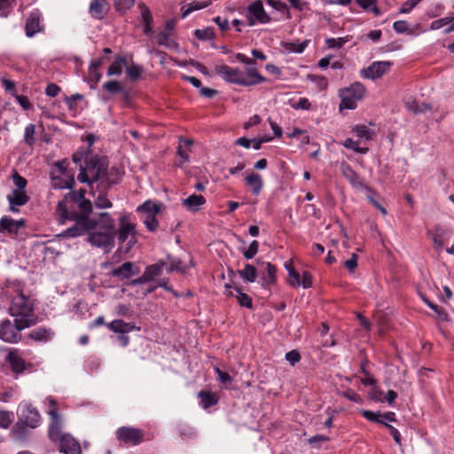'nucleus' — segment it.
<instances>
[{
  "label": "nucleus",
  "instance_id": "nucleus-18",
  "mask_svg": "<svg viewBox=\"0 0 454 454\" xmlns=\"http://www.w3.org/2000/svg\"><path fill=\"white\" fill-rule=\"evenodd\" d=\"M109 4L106 0H92L89 6V12L92 18L102 20L107 14Z\"/></svg>",
  "mask_w": 454,
  "mask_h": 454
},
{
  "label": "nucleus",
  "instance_id": "nucleus-29",
  "mask_svg": "<svg viewBox=\"0 0 454 454\" xmlns=\"http://www.w3.org/2000/svg\"><path fill=\"white\" fill-rule=\"evenodd\" d=\"M103 63V59H98L93 60L89 67V82L91 83L90 87L94 88L96 84L100 81L101 79V74L98 71L99 67Z\"/></svg>",
  "mask_w": 454,
  "mask_h": 454
},
{
  "label": "nucleus",
  "instance_id": "nucleus-9",
  "mask_svg": "<svg viewBox=\"0 0 454 454\" xmlns=\"http://www.w3.org/2000/svg\"><path fill=\"white\" fill-rule=\"evenodd\" d=\"M45 403L49 405L48 414L51 419L48 430L49 437L51 441H59L65 434L61 432L62 424L56 407L57 403L51 396L46 397Z\"/></svg>",
  "mask_w": 454,
  "mask_h": 454
},
{
  "label": "nucleus",
  "instance_id": "nucleus-4",
  "mask_svg": "<svg viewBox=\"0 0 454 454\" xmlns=\"http://www.w3.org/2000/svg\"><path fill=\"white\" fill-rule=\"evenodd\" d=\"M67 198L58 203L57 215L61 223L67 220L74 221V224L65 230L61 236L65 238H76L84 235L97 227V221L88 215H80L75 212H69L67 206Z\"/></svg>",
  "mask_w": 454,
  "mask_h": 454
},
{
  "label": "nucleus",
  "instance_id": "nucleus-10",
  "mask_svg": "<svg viewBox=\"0 0 454 454\" xmlns=\"http://www.w3.org/2000/svg\"><path fill=\"white\" fill-rule=\"evenodd\" d=\"M136 224L130 221L128 214H123L119 218V228L116 231L117 239L120 244H123L129 239V245L131 247L136 243Z\"/></svg>",
  "mask_w": 454,
  "mask_h": 454
},
{
  "label": "nucleus",
  "instance_id": "nucleus-40",
  "mask_svg": "<svg viewBox=\"0 0 454 454\" xmlns=\"http://www.w3.org/2000/svg\"><path fill=\"white\" fill-rule=\"evenodd\" d=\"M78 207L82 212V214L80 215H88L89 217L93 209L91 201L85 199L83 197V195L80 196V200L78 202Z\"/></svg>",
  "mask_w": 454,
  "mask_h": 454
},
{
  "label": "nucleus",
  "instance_id": "nucleus-5",
  "mask_svg": "<svg viewBox=\"0 0 454 454\" xmlns=\"http://www.w3.org/2000/svg\"><path fill=\"white\" fill-rule=\"evenodd\" d=\"M96 221L97 227L89 234L87 240L91 246L108 252L114 247L116 236L114 220L109 213L104 212Z\"/></svg>",
  "mask_w": 454,
  "mask_h": 454
},
{
  "label": "nucleus",
  "instance_id": "nucleus-33",
  "mask_svg": "<svg viewBox=\"0 0 454 454\" xmlns=\"http://www.w3.org/2000/svg\"><path fill=\"white\" fill-rule=\"evenodd\" d=\"M166 263L163 262H157L155 264H152L147 266L145 270V274L148 278L149 281L154 280L157 277L160 276L162 273L163 267Z\"/></svg>",
  "mask_w": 454,
  "mask_h": 454
},
{
  "label": "nucleus",
  "instance_id": "nucleus-62",
  "mask_svg": "<svg viewBox=\"0 0 454 454\" xmlns=\"http://www.w3.org/2000/svg\"><path fill=\"white\" fill-rule=\"evenodd\" d=\"M342 395L356 403H362L363 402L362 397L352 389L346 390L342 393Z\"/></svg>",
  "mask_w": 454,
  "mask_h": 454
},
{
  "label": "nucleus",
  "instance_id": "nucleus-21",
  "mask_svg": "<svg viewBox=\"0 0 454 454\" xmlns=\"http://www.w3.org/2000/svg\"><path fill=\"white\" fill-rule=\"evenodd\" d=\"M41 30L40 27V12L33 11L27 17L25 24L26 35L28 37L34 36Z\"/></svg>",
  "mask_w": 454,
  "mask_h": 454
},
{
  "label": "nucleus",
  "instance_id": "nucleus-12",
  "mask_svg": "<svg viewBox=\"0 0 454 454\" xmlns=\"http://www.w3.org/2000/svg\"><path fill=\"white\" fill-rule=\"evenodd\" d=\"M116 437L125 444L137 445L143 442L144 433L137 428L121 427L118 428Z\"/></svg>",
  "mask_w": 454,
  "mask_h": 454
},
{
  "label": "nucleus",
  "instance_id": "nucleus-34",
  "mask_svg": "<svg viewBox=\"0 0 454 454\" xmlns=\"http://www.w3.org/2000/svg\"><path fill=\"white\" fill-rule=\"evenodd\" d=\"M138 212H142L145 216H156L160 211V207L156 203L147 200L137 207Z\"/></svg>",
  "mask_w": 454,
  "mask_h": 454
},
{
  "label": "nucleus",
  "instance_id": "nucleus-45",
  "mask_svg": "<svg viewBox=\"0 0 454 454\" xmlns=\"http://www.w3.org/2000/svg\"><path fill=\"white\" fill-rule=\"evenodd\" d=\"M265 270L267 271V277L264 278V282L267 285H270L276 281V267L270 262L264 263Z\"/></svg>",
  "mask_w": 454,
  "mask_h": 454
},
{
  "label": "nucleus",
  "instance_id": "nucleus-22",
  "mask_svg": "<svg viewBox=\"0 0 454 454\" xmlns=\"http://www.w3.org/2000/svg\"><path fill=\"white\" fill-rule=\"evenodd\" d=\"M6 361L11 364L16 373H21L25 370V361L20 356L18 349L9 348Z\"/></svg>",
  "mask_w": 454,
  "mask_h": 454
},
{
  "label": "nucleus",
  "instance_id": "nucleus-60",
  "mask_svg": "<svg viewBox=\"0 0 454 454\" xmlns=\"http://www.w3.org/2000/svg\"><path fill=\"white\" fill-rule=\"evenodd\" d=\"M12 180L14 184L17 186L16 190L24 191L27 182L23 176H21L18 173H15L12 176Z\"/></svg>",
  "mask_w": 454,
  "mask_h": 454
},
{
  "label": "nucleus",
  "instance_id": "nucleus-55",
  "mask_svg": "<svg viewBox=\"0 0 454 454\" xmlns=\"http://www.w3.org/2000/svg\"><path fill=\"white\" fill-rule=\"evenodd\" d=\"M406 107L408 110H410L411 112H412L413 114H419V113H423L426 109H427V106H426L424 104L419 106V103L415 100L407 102Z\"/></svg>",
  "mask_w": 454,
  "mask_h": 454
},
{
  "label": "nucleus",
  "instance_id": "nucleus-1",
  "mask_svg": "<svg viewBox=\"0 0 454 454\" xmlns=\"http://www.w3.org/2000/svg\"><path fill=\"white\" fill-rule=\"evenodd\" d=\"M235 59L245 65L244 70L238 67H231L227 65H219L215 67V72L225 82L237 84L243 87L255 86L263 82L266 79L258 71L256 63L254 59L247 57L243 53H237Z\"/></svg>",
  "mask_w": 454,
  "mask_h": 454
},
{
  "label": "nucleus",
  "instance_id": "nucleus-51",
  "mask_svg": "<svg viewBox=\"0 0 454 454\" xmlns=\"http://www.w3.org/2000/svg\"><path fill=\"white\" fill-rule=\"evenodd\" d=\"M103 88L110 93H118L122 90L121 83L115 80L105 82Z\"/></svg>",
  "mask_w": 454,
  "mask_h": 454
},
{
  "label": "nucleus",
  "instance_id": "nucleus-19",
  "mask_svg": "<svg viewBox=\"0 0 454 454\" xmlns=\"http://www.w3.org/2000/svg\"><path fill=\"white\" fill-rule=\"evenodd\" d=\"M341 173L353 187L356 189L365 188L367 190H370L367 186L364 185L363 181L360 179L358 174L355 170H353L349 165L342 164Z\"/></svg>",
  "mask_w": 454,
  "mask_h": 454
},
{
  "label": "nucleus",
  "instance_id": "nucleus-36",
  "mask_svg": "<svg viewBox=\"0 0 454 454\" xmlns=\"http://www.w3.org/2000/svg\"><path fill=\"white\" fill-rule=\"evenodd\" d=\"M74 180L73 177L63 179L59 176H51V185L55 189H70L72 188Z\"/></svg>",
  "mask_w": 454,
  "mask_h": 454
},
{
  "label": "nucleus",
  "instance_id": "nucleus-3",
  "mask_svg": "<svg viewBox=\"0 0 454 454\" xmlns=\"http://www.w3.org/2000/svg\"><path fill=\"white\" fill-rule=\"evenodd\" d=\"M108 164L106 160L90 157L86 160V166L81 167L77 179L81 183H86L92 185L93 183L102 181L108 184L116 183L122 175L120 168H112L110 172L107 171Z\"/></svg>",
  "mask_w": 454,
  "mask_h": 454
},
{
  "label": "nucleus",
  "instance_id": "nucleus-59",
  "mask_svg": "<svg viewBox=\"0 0 454 454\" xmlns=\"http://www.w3.org/2000/svg\"><path fill=\"white\" fill-rule=\"evenodd\" d=\"M393 28L397 34H403L409 31V24L406 20H397L393 24Z\"/></svg>",
  "mask_w": 454,
  "mask_h": 454
},
{
  "label": "nucleus",
  "instance_id": "nucleus-13",
  "mask_svg": "<svg viewBox=\"0 0 454 454\" xmlns=\"http://www.w3.org/2000/svg\"><path fill=\"white\" fill-rule=\"evenodd\" d=\"M392 63L390 61H375L368 67L361 70V76L364 79L376 80L387 74Z\"/></svg>",
  "mask_w": 454,
  "mask_h": 454
},
{
  "label": "nucleus",
  "instance_id": "nucleus-48",
  "mask_svg": "<svg viewBox=\"0 0 454 454\" xmlns=\"http://www.w3.org/2000/svg\"><path fill=\"white\" fill-rule=\"evenodd\" d=\"M361 413L369 421L380 423L382 425H385L387 423L381 419V414L380 412H373L371 411L363 410L361 411Z\"/></svg>",
  "mask_w": 454,
  "mask_h": 454
},
{
  "label": "nucleus",
  "instance_id": "nucleus-2",
  "mask_svg": "<svg viewBox=\"0 0 454 454\" xmlns=\"http://www.w3.org/2000/svg\"><path fill=\"white\" fill-rule=\"evenodd\" d=\"M1 296L10 302L9 313L12 317L32 325L36 324L34 303L23 294L20 284H8L2 289Z\"/></svg>",
  "mask_w": 454,
  "mask_h": 454
},
{
  "label": "nucleus",
  "instance_id": "nucleus-57",
  "mask_svg": "<svg viewBox=\"0 0 454 454\" xmlns=\"http://www.w3.org/2000/svg\"><path fill=\"white\" fill-rule=\"evenodd\" d=\"M142 67L137 65H133L126 68V73L128 76L132 80L139 78L142 74Z\"/></svg>",
  "mask_w": 454,
  "mask_h": 454
},
{
  "label": "nucleus",
  "instance_id": "nucleus-52",
  "mask_svg": "<svg viewBox=\"0 0 454 454\" xmlns=\"http://www.w3.org/2000/svg\"><path fill=\"white\" fill-rule=\"evenodd\" d=\"M259 248V243L256 240H254L250 243L248 248L243 253V255L246 259L249 260L254 257L257 254Z\"/></svg>",
  "mask_w": 454,
  "mask_h": 454
},
{
  "label": "nucleus",
  "instance_id": "nucleus-24",
  "mask_svg": "<svg viewBox=\"0 0 454 454\" xmlns=\"http://www.w3.org/2000/svg\"><path fill=\"white\" fill-rule=\"evenodd\" d=\"M246 184L252 193L258 196L263 188V180L258 173L251 172L245 178Z\"/></svg>",
  "mask_w": 454,
  "mask_h": 454
},
{
  "label": "nucleus",
  "instance_id": "nucleus-44",
  "mask_svg": "<svg viewBox=\"0 0 454 454\" xmlns=\"http://www.w3.org/2000/svg\"><path fill=\"white\" fill-rule=\"evenodd\" d=\"M14 0H0V17H8L14 6Z\"/></svg>",
  "mask_w": 454,
  "mask_h": 454
},
{
  "label": "nucleus",
  "instance_id": "nucleus-11",
  "mask_svg": "<svg viewBox=\"0 0 454 454\" xmlns=\"http://www.w3.org/2000/svg\"><path fill=\"white\" fill-rule=\"evenodd\" d=\"M20 421L30 428H35L41 422V416L37 409L31 404L25 403L19 407Z\"/></svg>",
  "mask_w": 454,
  "mask_h": 454
},
{
  "label": "nucleus",
  "instance_id": "nucleus-17",
  "mask_svg": "<svg viewBox=\"0 0 454 454\" xmlns=\"http://www.w3.org/2000/svg\"><path fill=\"white\" fill-rule=\"evenodd\" d=\"M24 224L25 221L22 219L16 221L9 216H3L0 220V232H7L10 235H15Z\"/></svg>",
  "mask_w": 454,
  "mask_h": 454
},
{
  "label": "nucleus",
  "instance_id": "nucleus-42",
  "mask_svg": "<svg viewBox=\"0 0 454 454\" xmlns=\"http://www.w3.org/2000/svg\"><path fill=\"white\" fill-rule=\"evenodd\" d=\"M341 145L345 147V148H348V149H351L356 153H362V154H364L368 152V148L367 147H360L358 146V143L354 141L353 139L351 138H347L345 139Z\"/></svg>",
  "mask_w": 454,
  "mask_h": 454
},
{
  "label": "nucleus",
  "instance_id": "nucleus-50",
  "mask_svg": "<svg viewBox=\"0 0 454 454\" xmlns=\"http://www.w3.org/2000/svg\"><path fill=\"white\" fill-rule=\"evenodd\" d=\"M452 21H453V17H451V16H447V17L434 20L430 24V29L431 30H438V29L442 28V27H444L445 25L450 24Z\"/></svg>",
  "mask_w": 454,
  "mask_h": 454
},
{
  "label": "nucleus",
  "instance_id": "nucleus-6",
  "mask_svg": "<svg viewBox=\"0 0 454 454\" xmlns=\"http://www.w3.org/2000/svg\"><path fill=\"white\" fill-rule=\"evenodd\" d=\"M366 89L364 85L359 82H356L350 86L340 89L339 90V97L341 101L340 109L353 110L357 106V101L361 100L365 94Z\"/></svg>",
  "mask_w": 454,
  "mask_h": 454
},
{
  "label": "nucleus",
  "instance_id": "nucleus-41",
  "mask_svg": "<svg viewBox=\"0 0 454 454\" xmlns=\"http://www.w3.org/2000/svg\"><path fill=\"white\" fill-rule=\"evenodd\" d=\"M194 35L199 40L206 41V40H211V39L215 38V34L212 27H206L203 29H196L194 31Z\"/></svg>",
  "mask_w": 454,
  "mask_h": 454
},
{
  "label": "nucleus",
  "instance_id": "nucleus-31",
  "mask_svg": "<svg viewBox=\"0 0 454 454\" xmlns=\"http://www.w3.org/2000/svg\"><path fill=\"white\" fill-rule=\"evenodd\" d=\"M211 4L210 0H202L190 3L187 5V8L182 7V18L185 19L188 15H190L192 12L201 10L206 8Z\"/></svg>",
  "mask_w": 454,
  "mask_h": 454
},
{
  "label": "nucleus",
  "instance_id": "nucleus-46",
  "mask_svg": "<svg viewBox=\"0 0 454 454\" xmlns=\"http://www.w3.org/2000/svg\"><path fill=\"white\" fill-rule=\"evenodd\" d=\"M13 421L12 413L0 410V427L7 429Z\"/></svg>",
  "mask_w": 454,
  "mask_h": 454
},
{
  "label": "nucleus",
  "instance_id": "nucleus-26",
  "mask_svg": "<svg viewBox=\"0 0 454 454\" xmlns=\"http://www.w3.org/2000/svg\"><path fill=\"white\" fill-rule=\"evenodd\" d=\"M107 328L114 333L121 334H125L137 329L134 325L126 323L121 319L113 320L107 324Z\"/></svg>",
  "mask_w": 454,
  "mask_h": 454
},
{
  "label": "nucleus",
  "instance_id": "nucleus-16",
  "mask_svg": "<svg viewBox=\"0 0 454 454\" xmlns=\"http://www.w3.org/2000/svg\"><path fill=\"white\" fill-rule=\"evenodd\" d=\"M176 27V21L169 20L166 21L164 30L156 35V41L160 45L174 48L176 43L171 39V35Z\"/></svg>",
  "mask_w": 454,
  "mask_h": 454
},
{
  "label": "nucleus",
  "instance_id": "nucleus-47",
  "mask_svg": "<svg viewBox=\"0 0 454 454\" xmlns=\"http://www.w3.org/2000/svg\"><path fill=\"white\" fill-rule=\"evenodd\" d=\"M169 269L168 272H180L184 273L186 270V267L183 265L182 262L176 258L168 257Z\"/></svg>",
  "mask_w": 454,
  "mask_h": 454
},
{
  "label": "nucleus",
  "instance_id": "nucleus-23",
  "mask_svg": "<svg viewBox=\"0 0 454 454\" xmlns=\"http://www.w3.org/2000/svg\"><path fill=\"white\" fill-rule=\"evenodd\" d=\"M138 270H134V264L131 262H126L122 263L120 267L114 268L110 275L114 278H117L120 280H123L130 278L131 276L137 274Z\"/></svg>",
  "mask_w": 454,
  "mask_h": 454
},
{
  "label": "nucleus",
  "instance_id": "nucleus-64",
  "mask_svg": "<svg viewBox=\"0 0 454 454\" xmlns=\"http://www.w3.org/2000/svg\"><path fill=\"white\" fill-rule=\"evenodd\" d=\"M286 359L291 365H294L301 360V356L296 350H291L286 354Z\"/></svg>",
  "mask_w": 454,
  "mask_h": 454
},
{
  "label": "nucleus",
  "instance_id": "nucleus-14",
  "mask_svg": "<svg viewBox=\"0 0 454 454\" xmlns=\"http://www.w3.org/2000/svg\"><path fill=\"white\" fill-rule=\"evenodd\" d=\"M427 234L431 237L436 249L440 250L443 247L445 241L450 235V231L442 225H434L433 229L427 231Z\"/></svg>",
  "mask_w": 454,
  "mask_h": 454
},
{
  "label": "nucleus",
  "instance_id": "nucleus-39",
  "mask_svg": "<svg viewBox=\"0 0 454 454\" xmlns=\"http://www.w3.org/2000/svg\"><path fill=\"white\" fill-rule=\"evenodd\" d=\"M125 63L124 58H118L111 64L107 70V75H120L122 72V66Z\"/></svg>",
  "mask_w": 454,
  "mask_h": 454
},
{
  "label": "nucleus",
  "instance_id": "nucleus-30",
  "mask_svg": "<svg viewBox=\"0 0 454 454\" xmlns=\"http://www.w3.org/2000/svg\"><path fill=\"white\" fill-rule=\"evenodd\" d=\"M192 144L193 141L192 139L180 138L177 154L182 159V162H180L179 165L189 161V153H191V146Z\"/></svg>",
  "mask_w": 454,
  "mask_h": 454
},
{
  "label": "nucleus",
  "instance_id": "nucleus-28",
  "mask_svg": "<svg viewBox=\"0 0 454 454\" xmlns=\"http://www.w3.org/2000/svg\"><path fill=\"white\" fill-rule=\"evenodd\" d=\"M139 8L141 10V17L143 21V32L145 35H150L153 32V17L151 12L149 8L144 4H141Z\"/></svg>",
  "mask_w": 454,
  "mask_h": 454
},
{
  "label": "nucleus",
  "instance_id": "nucleus-8",
  "mask_svg": "<svg viewBox=\"0 0 454 454\" xmlns=\"http://www.w3.org/2000/svg\"><path fill=\"white\" fill-rule=\"evenodd\" d=\"M246 19L249 27H254L257 24H267L271 20L270 15L264 10L261 0L253 1L247 6Z\"/></svg>",
  "mask_w": 454,
  "mask_h": 454
},
{
  "label": "nucleus",
  "instance_id": "nucleus-37",
  "mask_svg": "<svg viewBox=\"0 0 454 454\" xmlns=\"http://www.w3.org/2000/svg\"><path fill=\"white\" fill-rule=\"evenodd\" d=\"M353 131L356 134L359 138H364L366 140L372 139L375 133L370 128L364 124H358L353 127Z\"/></svg>",
  "mask_w": 454,
  "mask_h": 454
},
{
  "label": "nucleus",
  "instance_id": "nucleus-32",
  "mask_svg": "<svg viewBox=\"0 0 454 454\" xmlns=\"http://www.w3.org/2000/svg\"><path fill=\"white\" fill-rule=\"evenodd\" d=\"M239 277L246 282L253 283L257 278V270L251 264H246L244 269L238 270Z\"/></svg>",
  "mask_w": 454,
  "mask_h": 454
},
{
  "label": "nucleus",
  "instance_id": "nucleus-63",
  "mask_svg": "<svg viewBox=\"0 0 454 454\" xmlns=\"http://www.w3.org/2000/svg\"><path fill=\"white\" fill-rule=\"evenodd\" d=\"M144 223L150 231H156L159 225L156 216H145Z\"/></svg>",
  "mask_w": 454,
  "mask_h": 454
},
{
  "label": "nucleus",
  "instance_id": "nucleus-49",
  "mask_svg": "<svg viewBox=\"0 0 454 454\" xmlns=\"http://www.w3.org/2000/svg\"><path fill=\"white\" fill-rule=\"evenodd\" d=\"M135 4V0H114V6L117 12H125Z\"/></svg>",
  "mask_w": 454,
  "mask_h": 454
},
{
  "label": "nucleus",
  "instance_id": "nucleus-54",
  "mask_svg": "<svg viewBox=\"0 0 454 454\" xmlns=\"http://www.w3.org/2000/svg\"><path fill=\"white\" fill-rule=\"evenodd\" d=\"M348 39L346 37H339V38H328L325 41V43L328 48H341L346 43Z\"/></svg>",
  "mask_w": 454,
  "mask_h": 454
},
{
  "label": "nucleus",
  "instance_id": "nucleus-7",
  "mask_svg": "<svg viewBox=\"0 0 454 454\" xmlns=\"http://www.w3.org/2000/svg\"><path fill=\"white\" fill-rule=\"evenodd\" d=\"M31 325L16 317L13 322L4 319L0 323V339L7 343H18L22 338L21 331Z\"/></svg>",
  "mask_w": 454,
  "mask_h": 454
},
{
  "label": "nucleus",
  "instance_id": "nucleus-53",
  "mask_svg": "<svg viewBox=\"0 0 454 454\" xmlns=\"http://www.w3.org/2000/svg\"><path fill=\"white\" fill-rule=\"evenodd\" d=\"M35 133V127L34 124H28L25 129L24 140L28 145H33L35 142L34 136Z\"/></svg>",
  "mask_w": 454,
  "mask_h": 454
},
{
  "label": "nucleus",
  "instance_id": "nucleus-43",
  "mask_svg": "<svg viewBox=\"0 0 454 454\" xmlns=\"http://www.w3.org/2000/svg\"><path fill=\"white\" fill-rule=\"evenodd\" d=\"M236 291V298L240 306L246 308H252V299L247 294L241 292L239 288L235 289Z\"/></svg>",
  "mask_w": 454,
  "mask_h": 454
},
{
  "label": "nucleus",
  "instance_id": "nucleus-35",
  "mask_svg": "<svg viewBox=\"0 0 454 454\" xmlns=\"http://www.w3.org/2000/svg\"><path fill=\"white\" fill-rule=\"evenodd\" d=\"M199 397L200 398V403L204 409H208L216 404L218 401L215 395L211 392L201 391L199 393Z\"/></svg>",
  "mask_w": 454,
  "mask_h": 454
},
{
  "label": "nucleus",
  "instance_id": "nucleus-38",
  "mask_svg": "<svg viewBox=\"0 0 454 454\" xmlns=\"http://www.w3.org/2000/svg\"><path fill=\"white\" fill-rule=\"evenodd\" d=\"M94 204L97 208L104 209L110 208L113 207L112 202L108 200L104 192H99L98 196L93 192Z\"/></svg>",
  "mask_w": 454,
  "mask_h": 454
},
{
  "label": "nucleus",
  "instance_id": "nucleus-20",
  "mask_svg": "<svg viewBox=\"0 0 454 454\" xmlns=\"http://www.w3.org/2000/svg\"><path fill=\"white\" fill-rule=\"evenodd\" d=\"M7 200L9 201L10 210L12 212H18L16 207L25 205L28 201L29 197L25 191L13 190L12 193L7 196Z\"/></svg>",
  "mask_w": 454,
  "mask_h": 454
},
{
  "label": "nucleus",
  "instance_id": "nucleus-58",
  "mask_svg": "<svg viewBox=\"0 0 454 454\" xmlns=\"http://www.w3.org/2000/svg\"><path fill=\"white\" fill-rule=\"evenodd\" d=\"M310 106V102L306 98H300L298 101L294 102L291 105V106L296 110H309Z\"/></svg>",
  "mask_w": 454,
  "mask_h": 454
},
{
  "label": "nucleus",
  "instance_id": "nucleus-25",
  "mask_svg": "<svg viewBox=\"0 0 454 454\" xmlns=\"http://www.w3.org/2000/svg\"><path fill=\"white\" fill-rule=\"evenodd\" d=\"M54 336V332L50 328L37 327L31 330L28 337L36 342H47Z\"/></svg>",
  "mask_w": 454,
  "mask_h": 454
},
{
  "label": "nucleus",
  "instance_id": "nucleus-27",
  "mask_svg": "<svg viewBox=\"0 0 454 454\" xmlns=\"http://www.w3.org/2000/svg\"><path fill=\"white\" fill-rule=\"evenodd\" d=\"M206 203V199L202 195L192 194L183 200L184 207L192 212H196Z\"/></svg>",
  "mask_w": 454,
  "mask_h": 454
},
{
  "label": "nucleus",
  "instance_id": "nucleus-15",
  "mask_svg": "<svg viewBox=\"0 0 454 454\" xmlns=\"http://www.w3.org/2000/svg\"><path fill=\"white\" fill-rule=\"evenodd\" d=\"M59 451L63 454H81L82 448L79 442L74 439L71 434H65L60 437Z\"/></svg>",
  "mask_w": 454,
  "mask_h": 454
},
{
  "label": "nucleus",
  "instance_id": "nucleus-61",
  "mask_svg": "<svg viewBox=\"0 0 454 454\" xmlns=\"http://www.w3.org/2000/svg\"><path fill=\"white\" fill-rule=\"evenodd\" d=\"M423 301L431 309H433L440 318H445L446 317V313L444 312V310L440 308L438 305L431 302L429 300L426 299V298H423Z\"/></svg>",
  "mask_w": 454,
  "mask_h": 454
},
{
  "label": "nucleus",
  "instance_id": "nucleus-56",
  "mask_svg": "<svg viewBox=\"0 0 454 454\" xmlns=\"http://www.w3.org/2000/svg\"><path fill=\"white\" fill-rule=\"evenodd\" d=\"M288 276V283L290 286L294 287H298L301 286L300 274L294 268H291V270H289Z\"/></svg>",
  "mask_w": 454,
  "mask_h": 454
}]
</instances>
